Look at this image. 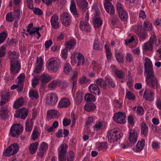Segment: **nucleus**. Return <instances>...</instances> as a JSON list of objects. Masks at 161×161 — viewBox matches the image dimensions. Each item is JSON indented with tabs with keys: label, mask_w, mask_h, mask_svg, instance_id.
<instances>
[{
	"label": "nucleus",
	"mask_w": 161,
	"mask_h": 161,
	"mask_svg": "<svg viewBox=\"0 0 161 161\" xmlns=\"http://www.w3.org/2000/svg\"><path fill=\"white\" fill-rule=\"evenodd\" d=\"M140 41H143L147 36V34L146 31H142L137 34Z\"/></svg>",
	"instance_id": "39"
},
{
	"label": "nucleus",
	"mask_w": 161,
	"mask_h": 161,
	"mask_svg": "<svg viewBox=\"0 0 161 161\" xmlns=\"http://www.w3.org/2000/svg\"><path fill=\"white\" fill-rule=\"evenodd\" d=\"M23 128L22 125L19 124H13L10 130V135L14 137L18 136L23 131Z\"/></svg>",
	"instance_id": "6"
},
{
	"label": "nucleus",
	"mask_w": 161,
	"mask_h": 161,
	"mask_svg": "<svg viewBox=\"0 0 161 161\" xmlns=\"http://www.w3.org/2000/svg\"><path fill=\"white\" fill-rule=\"evenodd\" d=\"M85 100L86 102H94L96 100L95 96L90 93L86 94L85 97Z\"/></svg>",
	"instance_id": "40"
},
{
	"label": "nucleus",
	"mask_w": 161,
	"mask_h": 161,
	"mask_svg": "<svg viewBox=\"0 0 161 161\" xmlns=\"http://www.w3.org/2000/svg\"><path fill=\"white\" fill-rule=\"evenodd\" d=\"M69 8L70 11L73 15L75 18L78 17L79 14L77 11L74 0H70Z\"/></svg>",
	"instance_id": "21"
},
{
	"label": "nucleus",
	"mask_w": 161,
	"mask_h": 161,
	"mask_svg": "<svg viewBox=\"0 0 161 161\" xmlns=\"http://www.w3.org/2000/svg\"><path fill=\"white\" fill-rule=\"evenodd\" d=\"M58 112L54 109H52L47 112V115L50 118H56L58 115Z\"/></svg>",
	"instance_id": "41"
},
{
	"label": "nucleus",
	"mask_w": 161,
	"mask_h": 161,
	"mask_svg": "<svg viewBox=\"0 0 161 161\" xmlns=\"http://www.w3.org/2000/svg\"><path fill=\"white\" fill-rule=\"evenodd\" d=\"M72 67L71 65L68 63H66L64 65V71L65 73L69 75L72 72Z\"/></svg>",
	"instance_id": "43"
},
{
	"label": "nucleus",
	"mask_w": 161,
	"mask_h": 161,
	"mask_svg": "<svg viewBox=\"0 0 161 161\" xmlns=\"http://www.w3.org/2000/svg\"><path fill=\"white\" fill-rule=\"evenodd\" d=\"M43 63V60L41 57H37L34 71L36 73L41 71Z\"/></svg>",
	"instance_id": "20"
},
{
	"label": "nucleus",
	"mask_w": 161,
	"mask_h": 161,
	"mask_svg": "<svg viewBox=\"0 0 161 161\" xmlns=\"http://www.w3.org/2000/svg\"><path fill=\"white\" fill-rule=\"evenodd\" d=\"M8 58L11 59V61L12 60H16V58L17 57V55L16 52L9 51L8 52Z\"/></svg>",
	"instance_id": "49"
},
{
	"label": "nucleus",
	"mask_w": 161,
	"mask_h": 161,
	"mask_svg": "<svg viewBox=\"0 0 161 161\" xmlns=\"http://www.w3.org/2000/svg\"><path fill=\"white\" fill-rule=\"evenodd\" d=\"M135 37L133 36H129L127 39L125 40V44L128 45L129 44L135 40Z\"/></svg>",
	"instance_id": "63"
},
{
	"label": "nucleus",
	"mask_w": 161,
	"mask_h": 161,
	"mask_svg": "<svg viewBox=\"0 0 161 161\" xmlns=\"http://www.w3.org/2000/svg\"><path fill=\"white\" fill-rule=\"evenodd\" d=\"M68 145L63 143L58 148V158L59 161H66V154L68 149Z\"/></svg>",
	"instance_id": "7"
},
{
	"label": "nucleus",
	"mask_w": 161,
	"mask_h": 161,
	"mask_svg": "<svg viewBox=\"0 0 161 161\" xmlns=\"http://www.w3.org/2000/svg\"><path fill=\"white\" fill-rule=\"evenodd\" d=\"M38 143L37 142H35L31 144L29 147V151L31 154L35 153L38 148Z\"/></svg>",
	"instance_id": "36"
},
{
	"label": "nucleus",
	"mask_w": 161,
	"mask_h": 161,
	"mask_svg": "<svg viewBox=\"0 0 161 161\" xmlns=\"http://www.w3.org/2000/svg\"><path fill=\"white\" fill-rule=\"evenodd\" d=\"M123 136L120 130L118 128L112 129L108 133L107 136L109 141L113 142L120 139Z\"/></svg>",
	"instance_id": "2"
},
{
	"label": "nucleus",
	"mask_w": 161,
	"mask_h": 161,
	"mask_svg": "<svg viewBox=\"0 0 161 161\" xmlns=\"http://www.w3.org/2000/svg\"><path fill=\"white\" fill-rule=\"evenodd\" d=\"M89 92L95 95H99L101 93L98 86L95 84H91L88 87Z\"/></svg>",
	"instance_id": "22"
},
{
	"label": "nucleus",
	"mask_w": 161,
	"mask_h": 161,
	"mask_svg": "<svg viewBox=\"0 0 161 161\" xmlns=\"http://www.w3.org/2000/svg\"><path fill=\"white\" fill-rule=\"evenodd\" d=\"M85 110L90 112L94 110L96 108V106L94 104L89 103L86 104L84 106Z\"/></svg>",
	"instance_id": "42"
},
{
	"label": "nucleus",
	"mask_w": 161,
	"mask_h": 161,
	"mask_svg": "<svg viewBox=\"0 0 161 161\" xmlns=\"http://www.w3.org/2000/svg\"><path fill=\"white\" fill-rule=\"evenodd\" d=\"M147 84L151 88L156 89L157 87L158 80L154 76V72L146 74Z\"/></svg>",
	"instance_id": "3"
},
{
	"label": "nucleus",
	"mask_w": 161,
	"mask_h": 161,
	"mask_svg": "<svg viewBox=\"0 0 161 161\" xmlns=\"http://www.w3.org/2000/svg\"><path fill=\"white\" fill-rule=\"evenodd\" d=\"M10 71L14 75L18 73L19 71L21 64L17 60H12L10 62Z\"/></svg>",
	"instance_id": "9"
},
{
	"label": "nucleus",
	"mask_w": 161,
	"mask_h": 161,
	"mask_svg": "<svg viewBox=\"0 0 161 161\" xmlns=\"http://www.w3.org/2000/svg\"><path fill=\"white\" fill-rule=\"evenodd\" d=\"M39 136V134L37 130L34 128L31 135L32 140L33 141L35 140Z\"/></svg>",
	"instance_id": "62"
},
{
	"label": "nucleus",
	"mask_w": 161,
	"mask_h": 161,
	"mask_svg": "<svg viewBox=\"0 0 161 161\" xmlns=\"http://www.w3.org/2000/svg\"><path fill=\"white\" fill-rule=\"evenodd\" d=\"M23 104V99L22 98H20L18 99L14 102L13 107L14 108L17 109L22 106Z\"/></svg>",
	"instance_id": "35"
},
{
	"label": "nucleus",
	"mask_w": 161,
	"mask_h": 161,
	"mask_svg": "<svg viewBox=\"0 0 161 161\" xmlns=\"http://www.w3.org/2000/svg\"><path fill=\"white\" fill-rule=\"evenodd\" d=\"M50 22L52 27L55 29L59 28V23L58 22V15L56 14H54L51 17Z\"/></svg>",
	"instance_id": "19"
},
{
	"label": "nucleus",
	"mask_w": 161,
	"mask_h": 161,
	"mask_svg": "<svg viewBox=\"0 0 161 161\" xmlns=\"http://www.w3.org/2000/svg\"><path fill=\"white\" fill-rule=\"evenodd\" d=\"M66 47L69 50L74 49L76 44V41L75 39H71L65 42Z\"/></svg>",
	"instance_id": "26"
},
{
	"label": "nucleus",
	"mask_w": 161,
	"mask_h": 161,
	"mask_svg": "<svg viewBox=\"0 0 161 161\" xmlns=\"http://www.w3.org/2000/svg\"><path fill=\"white\" fill-rule=\"evenodd\" d=\"M96 82L97 84L101 86L104 89L106 88L107 83L102 78H98L96 80Z\"/></svg>",
	"instance_id": "38"
},
{
	"label": "nucleus",
	"mask_w": 161,
	"mask_h": 161,
	"mask_svg": "<svg viewBox=\"0 0 161 161\" xmlns=\"http://www.w3.org/2000/svg\"><path fill=\"white\" fill-rule=\"evenodd\" d=\"M113 118L115 122L119 124H124L126 122L125 114L120 112L115 114Z\"/></svg>",
	"instance_id": "11"
},
{
	"label": "nucleus",
	"mask_w": 161,
	"mask_h": 161,
	"mask_svg": "<svg viewBox=\"0 0 161 161\" xmlns=\"http://www.w3.org/2000/svg\"><path fill=\"white\" fill-rule=\"evenodd\" d=\"M105 47L106 49L107 58L108 60H111L112 58V54L109 48L108 47L107 44H105Z\"/></svg>",
	"instance_id": "56"
},
{
	"label": "nucleus",
	"mask_w": 161,
	"mask_h": 161,
	"mask_svg": "<svg viewBox=\"0 0 161 161\" xmlns=\"http://www.w3.org/2000/svg\"><path fill=\"white\" fill-rule=\"evenodd\" d=\"M76 97L75 100L76 102L79 103L82 100V96L81 93L80 92H78L76 93Z\"/></svg>",
	"instance_id": "59"
},
{
	"label": "nucleus",
	"mask_w": 161,
	"mask_h": 161,
	"mask_svg": "<svg viewBox=\"0 0 161 161\" xmlns=\"http://www.w3.org/2000/svg\"><path fill=\"white\" fill-rule=\"evenodd\" d=\"M29 96L30 98L31 99L35 98L37 99L38 97V92L34 90H31L29 92Z\"/></svg>",
	"instance_id": "46"
},
{
	"label": "nucleus",
	"mask_w": 161,
	"mask_h": 161,
	"mask_svg": "<svg viewBox=\"0 0 161 161\" xmlns=\"http://www.w3.org/2000/svg\"><path fill=\"white\" fill-rule=\"evenodd\" d=\"M93 65V69L95 70H100L101 69L102 65L96 63L95 61H94L92 63Z\"/></svg>",
	"instance_id": "64"
},
{
	"label": "nucleus",
	"mask_w": 161,
	"mask_h": 161,
	"mask_svg": "<svg viewBox=\"0 0 161 161\" xmlns=\"http://www.w3.org/2000/svg\"><path fill=\"white\" fill-rule=\"evenodd\" d=\"M58 101V98L57 95L52 93L47 97L46 100L47 104L51 106L55 105Z\"/></svg>",
	"instance_id": "17"
},
{
	"label": "nucleus",
	"mask_w": 161,
	"mask_h": 161,
	"mask_svg": "<svg viewBox=\"0 0 161 161\" xmlns=\"http://www.w3.org/2000/svg\"><path fill=\"white\" fill-rule=\"evenodd\" d=\"M103 45L99 39H96L94 40L93 48L95 50H100L102 49Z\"/></svg>",
	"instance_id": "33"
},
{
	"label": "nucleus",
	"mask_w": 161,
	"mask_h": 161,
	"mask_svg": "<svg viewBox=\"0 0 161 161\" xmlns=\"http://www.w3.org/2000/svg\"><path fill=\"white\" fill-rule=\"evenodd\" d=\"M58 81L53 80L48 85V87L50 89H53L58 85Z\"/></svg>",
	"instance_id": "57"
},
{
	"label": "nucleus",
	"mask_w": 161,
	"mask_h": 161,
	"mask_svg": "<svg viewBox=\"0 0 161 161\" xmlns=\"http://www.w3.org/2000/svg\"><path fill=\"white\" fill-rule=\"evenodd\" d=\"M76 3L82 12H86L88 3L86 0H76Z\"/></svg>",
	"instance_id": "16"
},
{
	"label": "nucleus",
	"mask_w": 161,
	"mask_h": 161,
	"mask_svg": "<svg viewBox=\"0 0 161 161\" xmlns=\"http://www.w3.org/2000/svg\"><path fill=\"white\" fill-rule=\"evenodd\" d=\"M155 36V38L154 40L153 41V44L155 43V45L156 47H161V41L160 39L157 40L156 39V36L154 33H152L151 36Z\"/></svg>",
	"instance_id": "54"
},
{
	"label": "nucleus",
	"mask_w": 161,
	"mask_h": 161,
	"mask_svg": "<svg viewBox=\"0 0 161 161\" xmlns=\"http://www.w3.org/2000/svg\"><path fill=\"white\" fill-rule=\"evenodd\" d=\"M78 75V72L77 71H75L71 78L70 80L72 83L73 87H74L76 84Z\"/></svg>",
	"instance_id": "37"
},
{
	"label": "nucleus",
	"mask_w": 161,
	"mask_h": 161,
	"mask_svg": "<svg viewBox=\"0 0 161 161\" xmlns=\"http://www.w3.org/2000/svg\"><path fill=\"white\" fill-rule=\"evenodd\" d=\"M126 97L129 100H134L135 99V95L131 92H126Z\"/></svg>",
	"instance_id": "61"
},
{
	"label": "nucleus",
	"mask_w": 161,
	"mask_h": 161,
	"mask_svg": "<svg viewBox=\"0 0 161 161\" xmlns=\"http://www.w3.org/2000/svg\"><path fill=\"white\" fill-rule=\"evenodd\" d=\"M60 65V60L57 58H53L48 60L47 64V68L49 72L55 73L58 70Z\"/></svg>",
	"instance_id": "1"
},
{
	"label": "nucleus",
	"mask_w": 161,
	"mask_h": 161,
	"mask_svg": "<svg viewBox=\"0 0 161 161\" xmlns=\"http://www.w3.org/2000/svg\"><path fill=\"white\" fill-rule=\"evenodd\" d=\"M129 139L132 143H135L137 140V133L135 129H130L128 131Z\"/></svg>",
	"instance_id": "15"
},
{
	"label": "nucleus",
	"mask_w": 161,
	"mask_h": 161,
	"mask_svg": "<svg viewBox=\"0 0 161 161\" xmlns=\"http://www.w3.org/2000/svg\"><path fill=\"white\" fill-rule=\"evenodd\" d=\"M70 101L69 99L66 98H63L58 103V107L60 108H67L69 106Z\"/></svg>",
	"instance_id": "25"
},
{
	"label": "nucleus",
	"mask_w": 161,
	"mask_h": 161,
	"mask_svg": "<svg viewBox=\"0 0 161 161\" xmlns=\"http://www.w3.org/2000/svg\"><path fill=\"white\" fill-rule=\"evenodd\" d=\"M28 110L24 108L19 109L14 114V116L16 118H20L22 119H25L27 116Z\"/></svg>",
	"instance_id": "13"
},
{
	"label": "nucleus",
	"mask_w": 161,
	"mask_h": 161,
	"mask_svg": "<svg viewBox=\"0 0 161 161\" xmlns=\"http://www.w3.org/2000/svg\"><path fill=\"white\" fill-rule=\"evenodd\" d=\"M14 17L12 15L11 12H10L8 13L6 16V20L8 22H11L14 21Z\"/></svg>",
	"instance_id": "55"
},
{
	"label": "nucleus",
	"mask_w": 161,
	"mask_h": 161,
	"mask_svg": "<svg viewBox=\"0 0 161 161\" xmlns=\"http://www.w3.org/2000/svg\"><path fill=\"white\" fill-rule=\"evenodd\" d=\"M48 145L46 143L43 142L41 144L39 148V151L37 155L41 158H42L44 155L46 153V151L48 149Z\"/></svg>",
	"instance_id": "18"
},
{
	"label": "nucleus",
	"mask_w": 161,
	"mask_h": 161,
	"mask_svg": "<svg viewBox=\"0 0 161 161\" xmlns=\"http://www.w3.org/2000/svg\"><path fill=\"white\" fill-rule=\"evenodd\" d=\"M115 54L117 61L119 64H122L124 61L123 55L118 51H115Z\"/></svg>",
	"instance_id": "34"
},
{
	"label": "nucleus",
	"mask_w": 161,
	"mask_h": 161,
	"mask_svg": "<svg viewBox=\"0 0 161 161\" xmlns=\"http://www.w3.org/2000/svg\"><path fill=\"white\" fill-rule=\"evenodd\" d=\"M114 74L116 77L121 79L123 78L125 76V73L124 72L118 69L115 71Z\"/></svg>",
	"instance_id": "51"
},
{
	"label": "nucleus",
	"mask_w": 161,
	"mask_h": 161,
	"mask_svg": "<svg viewBox=\"0 0 161 161\" xmlns=\"http://www.w3.org/2000/svg\"><path fill=\"white\" fill-rule=\"evenodd\" d=\"M75 159V154L71 150H70L68 152L67 156V161H74Z\"/></svg>",
	"instance_id": "48"
},
{
	"label": "nucleus",
	"mask_w": 161,
	"mask_h": 161,
	"mask_svg": "<svg viewBox=\"0 0 161 161\" xmlns=\"http://www.w3.org/2000/svg\"><path fill=\"white\" fill-rule=\"evenodd\" d=\"M93 22L95 28H98L102 25V21L99 17H97L96 16L94 18Z\"/></svg>",
	"instance_id": "32"
},
{
	"label": "nucleus",
	"mask_w": 161,
	"mask_h": 161,
	"mask_svg": "<svg viewBox=\"0 0 161 161\" xmlns=\"http://www.w3.org/2000/svg\"><path fill=\"white\" fill-rule=\"evenodd\" d=\"M7 107L6 106L2 107L0 111V119H4L6 115Z\"/></svg>",
	"instance_id": "44"
},
{
	"label": "nucleus",
	"mask_w": 161,
	"mask_h": 161,
	"mask_svg": "<svg viewBox=\"0 0 161 161\" xmlns=\"http://www.w3.org/2000/svg\"><path fill=\"white\" fill-rule=\"evenodd\" d=\"M9 95L8 93L6 94H3L2 96V100L0 102V105H3L8 101V97Z\"/></svg>",
	"instance_id": "58"
},
{
	"label": "nucleus",
	"mask_w": 161,
	"mask_h": 161,
	"mask_svg": "<svg viewBox=\"0 0 161 161\" xmlns=\"http://www.w3.org/2000/svg\"><path fill=\"white\" fill-rule=\"evenodd\" d=\"M80 27L81 30L86 32H89L91 31V27L87 22H80Z\"/></svg>",
	"instance_id": "23"
},
{
	"label": "nucleus",
	"mask_w": 161,
	"mask_h": 161,
	"mask_svg": "<svg viewBox=\"0 0 161 161\" xmlns=\"http://www.w3.org/2000/svg\"><path fill=\"white\" fill-rule=\"evenodd\" d=\"M148 127L146 124L144 122H142L141 125V134L146 137L148 135Z\"/></svg>",
	"instance_id": "30"
},
{
	"label": "nucleus",
	"mask_w": 161,
	"mask_h": 161,
	"mask_svg": "<svg viewBox=\"0 0 161 161\" xmlns=\"http://www.w3.org/2000/svg\"><path fill=\"white\" fill-rule=\"evenodd\" d=\"M60 19L62 24L66 26H69L71 22L70 14L66 12L62 13L60 16Z\"/></svg>",
	"instance_id": "10"
},
{
	"label": "nucleus",
	"mask_w": 161,
	"mask_h": 161,
	"mask_svg": "<svg viewBox=\"0 0 161 161\" xmlns=\"http://www.w3.org/2000/svg\"><path fill=\"white\" fill-rule=\"evenodd\" d=\"M40 29H41L40 27L35 28L33 27V24L32 23H31L28 25L27 27V31L28 32L29 34L31 35V36H34L36 37V38L39 39L41 36L39 31Z\"/></svg>",
	"instance_id": "8"
},
{
	"label": "nucleus",
	"mask_w": 161,
	"mask_h": 161,
	"mask_svg": "<svg viewBox=\"0 0 161 161\" xmlns=\"http://www.w3.org/2000/svg\"><path fill=\"white\" fill-rule=\"evenodd\" d=\"M133 61V57L132 53H127L125 57V61L127 62L130 63Z\"/></svg>",
	"instance_id": "60"
},
{
	"label": "nucleus",
	"mask_w": 161,
	"mask_h": 161,
	"mask_svg": "<svg viewBox=\"0 0 161 161\" xmlns=\"http://www.w3.org/2000/svg\"><path fill=\"white\" fill-rule=\"evenodd\" d=\"M155 37V36H151L149 40L147 42L145 43L142 46V48L143 50L146 51L149 50L151 51L153 50V41H154Z\"/></svg>",
	"instance_id": "14"
},
{
	"label": "nucleus",
	"mask_w": 161,
	"mask_h": 161,
	"mask_svg": "<svg viewBox=\"0 0 161 161\" xmlns=\"http://www.w3.org/2000/svg\"><path fill=\"white\" fill-rule=\"evenodd\" d=\"M8 35L7 31H4L0 33V44L3 43L6 39Z\"/></svg>",
	"instance_id": "53"
},
{
	"label": "nucleus",
	"mask_w": 161,
	"mask_h": 161,
	"mask_svg": "<svg viewBox=\"0 0 161 161\" xmlns=\"http://www.w3.org/2000/svg\"><path fill=\"white\" fill-rule=\"evenodd\" d=\"M19 149V146L17 144H11L3 151V155L5 156H12L18 152Z\"/></svg>",
	"instance_id": "5"
},
{
	"label": "nucleus",
	"mask_w": 161,
	"mask_h": 161,
	"mask_svg": "<svg viewBox=\"0 0 161 161\" xmlns=\"http://www.w3.org/2000/svg\"><path fill=\"white\" fill-rule=\"evenodd\" d=\"M121 19L125 21L128 18V14L127 12L124 10L118 13Z\"/></svg>",
	"instance_id": "47"
},
{
	"label": "nucleus",
	"mask_w": 161,
	"mask_h": 161,
	"mask_svg": "<svg viewBox=\"0 0 161 161\" xmlns=\"http://www.w3.org/2000/svg\"><path fill=\"white\" fill-rule=\"evenodd\" d=\"M144 68L145 74L154 72L152 61L147 58H145L144 60Z\"/></svg>",
	"instance_id": "12"
},
{
	"label": "nucleus",
	"mask_w": 161,
	"mask_h": 161,
	"mask_svg": "<svg viewBox=\"0 0 161 161\" xmlns=\"http://www.w3.org/2000/svg\"><path fill=\"white\" fill-rule=\"evenodd\" d=\"M104 5L106 11L108 13L110 14H114V8L111 3H106Z\"/></svg>",
	"instance_id": "27"
},
{
	"label": "nucleus",
	"mask_w": 161,
	"mask_h": 161,
	"mask_svg": "<svg viewBox=\"0 0 161 161\" xmlns=\"http://www.w3.org/2000/svg\"><path fill=\"white\" fill-rule=\"evenodd\" d=\"M143 98L146 100L152 101L154 100L153 92L150 89H146L143 95Z\"/></svg>",
	"instance_id": "24"
},
{
	"label": "nucleus",
	"mask_w": 161,
	"mask_h": 161,
	"mask_svg": "<svg viewBox=\"0 0 161 161\" xmlns=\"http://www.w3.org/2000/svg\"><path fill=\"white\" fill-rule=\"evenodd\" d=\"M33 127V123L31 121L30 119H27L25 123V129L26 131L29 132L31 131Z\"/></svg>",
	"instance_id": "45"
},
{
	"label": "nucleus",
	"mask_w": 161,
	"mask_h": 161,
	"mask_svg": "<svg viewBox=\"0 0 161 161\" xmlns=\"http://www.w3.org/2000/svg\"><path fill=\"white\" fill-rule=\"evenodd\" d=\"M42 82V84H45L53 79L52 76L49 75L47 73H44L41 75Z\"/></svg>",
	"instance_id": "28"
},
{
	"label": "nucleus",
	"mask_w": 161,
	"mask_h": 161,
	"mask_svg": "<svg viewBox=\"0 0 161 161\" xmlns=\"http://www.w3.org/2000/svg\"><path fill=\"white\" fill-rule=\"evenodd\" d=\"M144 30L145 31H151L153 33V29L152 24L149 21L146 20L143 23Z\"/></svg>",
	"instance_id": "29"
},
{
	"label": "nucleus",
	"mask_w": 161,
	"mask_h": 161,
	"mask_svg": "<svg viewBox=\"0 0 161 161\" xmlns=\"http://www.w3.org/2000/svg\"><path fill=\"white\" fill-rule=\"evenodd\" d=\"M72 62L77 65L83 64L85 62V59L82 54L78 52H74L71 56Z\"/></svg>",
	"instance_id": "4"
},
{
	"label": "nucleus",
	"mask_w": 161,
	"mask_h": 161,
	"mask_svg": "<svg viewBox=\"0 0 161 161\" xmlns=\"http://www.w3.org/2000/svg\"><path fill=\"white\" fill-rule=\"evenodd\" d=\"M106 80L109 85L111 87L114 88L115 86V84L114 80L109 76L105 77Z\"/></svg>",
	"instance_id": "50"
},
{
	"label": "nucleus",
	"mask_w": 161,
	"mask_h": 161,
	"mask_svg": "<svg viewBox=\"0 0 161 161\" xmlns=\"http://www.w3.org/2000/svg\"><path fill=\"white\" fill-rule=\"evenodd\" d=\"M145 141L144 140H142L139 142H138L136 147L133 148V150L136 152H139L141 151L145 146Z\"/></svg>",
	"instance_id": "31"
},
{
	"label": "nucleus",
	"mask_w": 161,
	"mask_h": 161,
	"mask_svg": "<svg viewBox=\"0 0 161 161\" xmlns=\"http://www.w3.org/2000/svg\"><path fill=\"white\" fill-rule=\"evenodd\" d=\"M94 127V128L97 130H101L105 128V126L103 122H98L96 123Z\"/></svg>",
	"instance_id": "52"
}]
</instances>
